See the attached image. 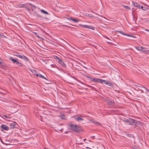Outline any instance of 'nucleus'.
<instances>
[{"mask_svg":"<svg viewBox=\"0 0 149 149\" xmlns=\"http://www.w3.org/2000/svg\"><path fill=\"white\" fill-rule=\"evenodd\" d=\"M123 120L129 125H135L136 126L137 123H139L138 121L130 118H125L123 119Z\"/></svg>","mask_w":149,"mask_h":149,"instance_id":"1","label":"nucleus"},{"mask_svg":"<svg viewBox=\"0 0 149 149\" xmlns=\"http://www.w3.org/2000/svg\"><path fill=\"white\" fill-rule=\"evenodd\" d=\"M69 127L71 130L76 132H79L80 130V127L77 125L70 124L69 125Z\"/></svg>","mask_w":149,"mask_h":149,"instance_id":"2","label":"nucleus"},{"mask_svg":"<svg viewBox=\"0 0 149 149\" xmlns=\"http://www.w3.org/2000/svg\"><path fill=\"white\" fill-rule=\"evenodd\" d=\"M135 48L138 51L142 52H147L148 51L146 49L143 47H135Z\"/></svg>","mask_w":149,"mask_h":149,"instance_id":"3","label":"nucleus"},{"mask_svg":"<svg viewBox=\"0 0 149 149\" xmlns=\"http://www.w3.org/2000/svg\"><path fill=\"white\" fill-rule=\"evenodd\" d=\"M28 4L34 8H36V6L31 4V3H28V4L25 3V4H21V5H20L19 6L20 7H24V8H27Z\"/></svg>","mask_w":149,"mask_h":149,"instance_id":"4","label":"nucleus"},{"mask_svg":"<svg viewBox=\"0 0 149 149\" xmlns=\"http://www.w3.org/2000/svg\"><path fill=\"white\" fill-rule=\"evenodd\" d=\"M94 82H98L103 84L104 82H105V80L99 78H95Z\"/></svg>","mask_w":149,"mask_h":149,"instance_id":"5","label":"nucleus"},{"mask_svg":"<svg viewBox=\"0 0 149 149\" xmlns=\"http://www.w3.org/2000/svg\"><path fill=\"white\" fill-rule=\"evenodd\" d=\"M1 127L2 129V130H5L7 131L9 129V127L6 126L5 125H2L1 126Z\"/></svg>","mask_w":149,"mask_h":149,"instance_id":"6","label":"nucleus"},{"mask_svg":"<svg viewBox=\"0 0 149 149\" xmlns=\"http://www.w3.org/2000/svg\"><path fill=\"white\" fill-rule=\"evenodd\" d=\"M132 3L135 7H137L139 8H141L142 9L143 8V6H141L139 4L137 3H135L133 1L132 2Z\"/></svg>","mask_w":149,"mask_h":149,"instance_id":"7","label":"nucleus"},{"mask_svg":"<svg viewBox=\"0 0 149 149\" xmlns=\"http://www.w3.org/2000/svg\"><path fill=\"white\" fill-rule=\"evenodd\" d=\"M80 26L82 27L83 28H88L89 29H93V27L91 26H89L87 25H84L81 24H79Z\"/></svg>","mask_w":149,"mask_h":149,"instance_id":"8","label":"nucleus"},{"mask_svg":"<svg viewBox=\"0 0 149 149\" xmlns=\"http://www.w3.org/2000/svg\"><path fill=\"white\" fill-rule=\"evenodd\" d=\"M9 59L12 61L13 63H15L16 64L17 63V62L18 61L17 59H14L12 57H10L9 58Z\"/></svg>","mask_w":149,"mask_h":149,"instance_id":"9","label":"nucleus"},{"mask_svg":"<svg viewBox=\"0 0 149 149\" xmlns=\"http://www.w3.org/2000/svg\"><path fill=\"white\" fill-rule=\"evenodd\" d=\"M107 101L109 104H112L114 103V101L112 99H107Z\"/></svg>","mask_w":149,"mask_h":149,"instance_id":"10","label":"nucleus"},{"mask_svg":"<svg viewBox=\"0 0 149 149\" xmlns=\"http://www.w3.org/2000/svg\"><path fill=\"white\" fill-rule=\"evenodd\" d=\"M16 123L13 122H12L10 124L9 126L10 128L11 129L15 127Z\"/></svg>","mask_w":149,"mask_h":149,"instance_id":"11","label":"nucleus"},{"mask_svg":"<svg viewBox=\"0 0 149 149\" xmlns=\"http://www.w3.org/2000/svg\"><path fill=\"white\" fill-rule=\"evenodd\" d=\"M75 120L77 121H82L83 120V118H81V117H75Z\"/></svg>","mask_w":149,"mask_h":149,"instance_id":"12","label":"nucleus"},{"mask_svg":"<svg viewBox=\"0 0 149 149\" xmlns=\"http://www.w3.org/2000/svg\"><path fill=\"white\" fill-rule=\"evenodd\" d=\"M68 19H71L75 22H79V19H78L72 18H68Z\"/></svg>","mask_w":149,"mask_h":149,"instance_id":"13","label":"nucleus"},{"mask_svg":"<svg viewBox=\"0 0 149 149\" xmlns=\"http://www.w3.org/2000/svg\"><path fill=\"white\" fill-rule=\"evenodd\" d=\"M104 83L106 84H107L109 86H113V84L111 82L109 81H108L107 82L105 81V82Z\"/></svg>","mask_w":149,"mask_h":149,"instance_id":"14","label":"nucleus"},{"mask_svg":"<svg viewBox=\"0 0 149 149\" xmlns=\"http://www.w3.org/2000/svg\"><path fill=\"white\" fill-rule=\"evenodd\" d=\"M21 58H22V59H24L26 61H28V58L24 56H21Z\"/></svg>","mask_w":149,"mask_h":149,"instance_id":"15","label":"nucleus"},{"mask_svg":"<svg viewBox=\"0 0 149 149\" xmlns=\"http://www.w3.org/2000/svg\"><path fill=\"white\" fill-rule=\"evenodd\" d=\"M3 66V60L0 58V67L2 68Z\"/></svg>","mask_w":149,"mask_h":149,"instance_id":"16","label":"nucleus"},{"mask_svg":"<svg viewBox=\"0 0 149 149\" xmlns=\"http://www.w3.org/2000/svg\"><path fill=\"white\" fill-rule=\"evenodd\" d=\"M14 55L20 58H21V55L19 53H15L14 54Z\"/></svg>","mask_w":149,"mask_h":149,"instance_id":"17","label":"nucleus"},{"mask_svg":"<svg viewBox=\"0 0 149 149\" xmlns=\"http://www.w3.org/2000/svg\"><path fill=\"white\" fill-rule=\"evenodd\" d=\"M38 75L40 77L42 78L45 79H46V80H47V78H46L45 77H44L41 74L39 73Z\"/></svg>","mask_w":149,"mask_h":149,"instance_id":"18","label":"nucleus"},{"mask_svg":"<svg viewBox=\"0 0 149 149\" xmlns=\"http://www.w3.org/2000/svg\"><path fill=\"white\" fill-rule=\"evenodd\" d=\"M55 58L58 59L59 62L62 60L61 58L57 56H55Z\"/></svg>","mask_w":149,"mask_h":149,"instance_id":"19","label":"nucleus"},{"mask_svg":"<svg viewBox=\"0 0 149 149\" xmlns=\"http://www.w3.org/2000/svg\"><path fill=\"white\" fill-rule=\"evenodd\" d=\"M59 63L61 64V65L63 67H64L65 66V65L63 63V62L62 61L59 62Z\"/></svg>","mask_w":149,"mask_h":149,"instance_id":"20","label":"nucleus"},{"mask_svg":"<svg viewBox=\"0 0 149 149\" xmlns=\"http://www.w3.org/2000/svg\"><path fill=\"white\" fill-rule=\"evenodd\" d=\"M40 11L41 12H42L43 13L47 15L49 14V13H47V12H46V11H45L43 9H41L40 10Z\"/></svg>","mask_w":149,"mask_h":149,"instance_id":"21","label":"nucleus"},{"mask_svg":"<svg viewBox=\"0 0 149 149\" xmlns=\"http://www.w3.org/2000/svg\"><path fill=\"white\" fill-rule=\"evenodd\" d=\"M118 32L119 33H120L122 34H123V35H125L126 36H127V34H126V33H123V32L122 31H118Z\"/></svg>","mask_w":149,"mask_h":149,"instance_id":"22","label":"nucleus"},{"mask_svg":"<svg viewBox=\"0 0 149 149\" xmlns=\"http://www.w3.org/2000/svg\"><path fill=\"white\" fill-rule=\"evenodd\" d=\"M3 117H5L7 118H8V119H10V117L6 115L3 114Z\"/></svg>","mask_w":149,"mask_h":149,"instance_id":"23","label":"nucleus"},{"mask_svg":"<svg viewBox=\"0 0 149 149\" xmlns=\"http://www.w3.org/2000/svg\"><path fill=\"white\" fill-rule=\"evenodd\" d=\"M17 65H18L19 66H22V64L20 62H19L18 61V62H17Z\"/></svg>","mask_w":149,"mask_h":149,"instance_id":"24","label":"nucleus"},{"mask_svg":"<svg viewBox=\"0 0 149 149\" xmlns=\"http://www.w3.org/2000/svg\"><path fill=\"white\" fill-rule=\"evenodd\" d=\"M92 122H93L94 123H95L96 124H99V125H101V124L100 123H99V122H98V121H92Z\"/></svg>","mask_w":149,"mask_h":149,"instance_id":"25","label":"nucleus"},{"mask_svg":"<svg viewBox=\"0 0 149 149\" xmlns=\"http://www.w3.org/2000/svg\"><path fill=\"white\" fill-rule=\"evenodd\" d=\"M127 36H129V37H132L134 38H135V36H134L133 35H132L131 34H127Z\"/></svg>","mask_w":149,"mask_h":149,"instance_id":"26","label":"nucleus"},{"mask_svg":"<svg viewBox=\"0 0 149 149\" xmlns=\"http://www.w3.org/2000/svg\"><path fill=\"white\" fill-rule=\"evenodd\" d=\"M123 7L126 9H130V8H129L128 6H123Z\"/></svg>","mask_w":149,"mask_h":149,"instance_id":"27","label":"nucleus"},{"mask_svg":"<svg viewBox=\"0 0 149 149\" xmlns=\"http://www.w3.org/2000/svg\"><path fill=\"white\" fill-rule=\"evenodd\" d=\"M33 33H34L36 35V36L38 38H40V37L38 35V34H37V33H36V32H33Z\"/></svg>","mask_w":149,"mask_h":149,"instance_id":"28","label":"nucleus"},{"mask_svg":"<svg viewBox=\"0 0 149 149\" xmlns=\"http://www.w3.org/2000/svg\"><path fill=\"white\" fill-rule=\"evenodd\" d=\"M95 78L94 77H92L91 78V80L93 82H94L95 81Z\"/></svg>","mask_w":149,"mask_h":149,"instance_id":"29","label":"nucleus"},{"mask_svg":"<svg viewBox=\"0 0 149 149\" xmlns=\"http://www.w3.org/2000/svg\"><path fill=\"white\" fill-rule=\"evenodd\" d=\"M17 104H16L15 103H14V104H13V105H11V106L13 107H15V106H17Z\"/></svg>","mask_w":149,"mask_h":149,"instance_id":"30","label":"nucleus"},{"mask_svg":"<svg viewBox=\"0 0 149 149\" xmlns=\"http://www.w3.org/2000/svg\"><path fill=\"white\" fill-rule=\"evenodd\" d=\"M0 36L2 38H6V37L5 36L3 35L2 34H0Z\"/></svg>","mask_w":149,"mask_h":149,"instance_id":"31","label":"nucleus"},{"mask_svg":"<svg viewBox=\"0 0 149 149\" xmlns=\"http://www.w3.org/2000/svg\"><path fill=\"white\" fill-rule=\"evenodd\" d=\"M132 149H139L136 146H134L132 148Z\"/></svg>","mask_w":149,"mask_h":149,"instance_id":"32","label":"nucleus"},{"mask_svg":"<svg viewBox=\"0 0 149 149\" xmlns=\"http://www.w3.org/2000/svg\"><path fill=\"white\" fill-rule=\"evenodd\" d=\"M143 87V88H144L146 90V91H147L148 92V93H149V90H148V89H147L146 88H145V87Z\"/></svg>","mask_w":149,"mask_h":149,"instance_id":"33","label":"nucleus"},{"mask_svg":"<svg viewBox=\"0 0 149 149\" xmlns=\"http://www.w3.org/2000/svg\"><path fill=\"white\" fill-rule=\"evenodd\" d=\"M87 16L89 17H92V16L91 14H88V15H87Z\"/></svg>","mask_w":149,"mask_h":149,"instance_id":"34","label":"nucleus"},{"mask_svg":"<svg viewBox=\"0 0 149 149\" xmlns=\"http://www.w3.org/2000/svg\"><path fill=\"white\" fill-rule=\"evenodd\" d=\"M34 74H36V75L37 76H39V73L38 74H36L35 73H34Z\"/></svg>","mask_w":149,"mask_h":149,"instance_id":"35","label":"nucleus"},{"mask_svg":"<svg viewBox=\"0 0 149 149\" xmlns=\"http://www.w3.org/2000/svg\"><path fill=\"white\" fill-rule=\"evenodd\" d=\"M101 16V17H102V16ZM103 17L104 18V19H107V20H109V19H107V18H106L105 17Z\"/></svg>","mask_w":149,"mask_h":149,"instance_id":"36","label":"nucleus"},{"mask_svg":"<svg viewBox=\"0 0 149 149\" xmlns=\"http://www.w3.org/2000/svg\"><path fill=\"white\" fill-rule=\"evenodd\" d=\"M33 71H34V72L35 73V72H37L35 70H33Z\"/></svg>","mask_w":149,"mask_h":149,"instance_id":"37","label":"nucleus"},{"mask_svg":"<svg viewBox=\"0 0 149 149\" xmlns=\"http://www.w3.org/2000/svg\"><path fill=\"white\" fill-rule=\"evenodd\" d=\"M51 66L52 67H54V65H52V64L51 65Z\"/></svg>","mask_w":149,"mask_h":149,"instance_id":"38","label":"nucleus"},{"mask_svg":"<svg viewBox=\"0 0 149 149\" xmlns=\"http://www.w3.org/2000/svg\"><path fill=\"white\" fill-rule=\"evenodd\" d=\"M135 86H138V87H141V85H140V86H137V85H135Z\"/></svg>","mask_w":149,"mask_h":149,"instance_id":"39","label":"nucleus"},{"mask_svg":"<svg viewBox=\"0 0 149 149\" xmlns=\"http://www.w3.org/2000/svg\"><path fill=\"white\" fill-rule=\"evenodd\" d=\"M107 42L108 43V44H111V42Z\"/></svg>","mask_w":149,"mask_h":149,"instance_id":"40","label":"nucleus"},{"mask_svg":"<svg viewBox=\"0 0 149 149\" xmlns=\"http://www.w3.org/2000/svg\"><path fill=\"white\" fill-rule=\"evenodd\" d=\"M105 37L107 39H109L107 37Z\"/></svg>","mask_w":149,"mask_h":149,"instance_id":"41","label":"nucleus"},{"mask_svg":"<svg viewBox=\"0 0 149 149\" xmlns=\"http://www.w3.org/2000/svg\"><path fill=\"white\" fill-rule=\"evenodd\" d=\"M63 26H67V27H69V26H66V25H64Z\"/></svg>","mask_w":149,"mask_h":149,"instance_id":"42","label":"nucleus"},{"mask_svg":"<svg viewBox=\"0 0 149 149\" xmlns=\"http://www.w3.org/2000/svg\"><path fill=\"white\" fill-rule=\"evenodd\" d=\"M86 140V139H84V141H85V140Z\"/></svg>","mask_w":149,"mask_h":149,"instance_id":"43","label":"nucleus"},{"mask_svg":"<svg viewBox=\"0 0 149 149\" xmlns=\"http://www.w3.org/2000/svg\"><path fill=\"white\" fill-rule=\"evenodd\" d=\"M45 149H48V148H45Z\"/></svg>","mask_w":149,"mask_h":149,"instance_id":"44","label":"nucleus"},{"mask_svg":"<svg viewBox=\"0 0 149 149\" xmlns=\"http://www.w3.org/2000/svg\"><path fill=\"white\" fill-rule=\"evenodd\" d=\"M146 30L147 31H149V30Z\"/></svg>","mask_w":149,"mask_h":149,"instance_id":"45","label":"nucleus"},{"mask_svg":"<svg viewBox=\"0 0 149 149\" xmlns=\"http://www.w3.org/2000/svg\"><path fill=\"white\" fill-rule=\"evenodd\" d=\"M17 110L15 111V112H17Z\"/></svg>","mask_w":149,"mask_h":149,"instance_id":"46","label":"nucleus"}]
</instances>
